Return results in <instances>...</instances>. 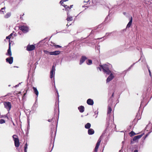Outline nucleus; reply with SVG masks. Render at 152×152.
<instances>
[{
	"mask_svg": "<svg viewBox=\"0 0 152 152\" xmlns=\"http://www.w3.org/2000/svg\"><path fill=\"white\" fill-rule=\"evenodd\" d=\"M111 65L110 64H105L102 65H100L99 67H97V69H99L101 71L102 70L104 73L109 75L111 73L110 68Z\"/></svg>",
	"mask_w": 152,
	"mask_h": 152,
	"instance_id": "obj_1",
	"label": "nucleus"
},
{
	"mask_svg": "<svg viewBox=\"0 0 152 152\" xmlns=\"http://www.w3.org/2000/svg\"><path fill=\"white\" fill-rule=\"evenodd\" d=\"M12 137L14 141L15 146L17 147H18L19 146V142L18 136L16 135H13Z\"/></svg>",
	"mask_w": 152,
	"mask_h": 152,
	"instance_id": "obj_2",
	"label": "nucleus"
},
{
	"mask_svg": "<svg viewBox=\"0 0 152 152\" xmlns=\"http://www.w3.org/2000/svg\"><path fill=\"white\" fill-rule=\"evenodd\" d=\"M4 107L9 112L12 106L10 102H4Z\"/></svg>",
	"mask_w": 152,
	"mask_h": 152,
	"instance_id": "obj_3",
	"label": "nucleus"
},
{
	"mask_svg": "<svg viewBox=\"0 0 152 152\" xmlns=\"http://www.w3.org/2000/svg\"><path fill=\"white\" fill-rule=\"evenodd\" d=\"M19 28L24 33L27 32L29 30L28 27L27 26L24 25L21 26Z\"/></svg>",
	"mask_w": 152,
	"mask_h": 152,
	"instance_id": "obj_4",
	"label": "nucleus"
},
{
	"mask_svg": "<svg viewBox=\"0 0 152 152\" xmlns=\"http://www.w3.org/2000/svg\"><path fill=\"white\" fill-rule=\"evenodd\" d=\"M55 67L54 66H53L52 67L51 69L50 74V77L51 78H52L54 76L55 74Z\"/></svg>",
	"mask_w": 152,
	"mask_h": 152,
	"instance_id": "obj_5",
	"label": "nucleus"
},
{
	"mask_svg": "<svg viewBox=\"0 0 152 152\" xmlns=\"http://www.w3.org/2000/svg\"><path fill=\"white\" fill-rule=\"evenodd\" d=\"M35 48L34 45L28 44L26 47V50L28 51H30L34 50Z\"/></svg>",
	"mask_w": 152,
	"mask_h": 152,
	"instance_id": "obj_6",
	"label": "nucleus"
},
{
	"mask_svg": "<svg viewBox=\"0 0 152 152\" xmlns=\"http://www.w3.org/2000/svg\"><path fill=\"white\" fill-rule=\"evenodd\" d=\"M110 75L107 78L106 80V82L107 83L111 81L114 77V76L112 73H110Z\"/></svg>",
	"mask_w": 152,
	"mask_h": 152,
	"instance_id": "obj_7",
	"label": "nucleus"
},
{
	"mask_svg": "<svg viewBox=\"0 0 152 152\" xmlns=\"http://www.w3.org/2000/svg\"><path fill=\"white\" fill-rule=\"evenodd\" d=\"M11 43L9 42V48L7 50V52L6 54L7 55L11 56H12V53L11 50Z\"/></svg>",
	"mask_w": 152,
	"mask_h": 152,
	"instance_id": "obj_8",
	"label": "nucleus"
},
{
	"mask_svg": "<svg viewBox=\"0 0 152 152\" xmlns=\"http://www.w3.org/2000/svg\"><path fill=\"white\" fill-rule=\"evenodd\" d=\"M87 58L85 56H82L80 59L79 64L80 65H81L87 59Z\"/></svg>",
	"mask_w": 152,
	"mask_h": 152,
	"instance_id": "obj_9",
	"label": "nucleus"
},
{
	"mask_svg": "<svg viewBox=\"0 0 152 152\" xmlns=\"http://www.w3.org/2000/svg\"><path fill=\"white\" fill-rule=\"evenodd\" d=\"M6 62L10 64H12L13 62V58L12 57H10L7 58L6 59Z\"/></svg>",
	"mask_w": 152,
	"mask_h": 152,
	"instance_id": "obj_10",
	"label": "nucleus"
},
{
	"mask_svg": "<svg viewBox=\"0 0 152 152\" xmlns=\"http://www.w3.org/2000/svg\"><path fill=\"white\" fill-rule=\"evenodd\" d=\"M38 107V104L36 103V101L34 104L31 108V110L34 112H35L37 108Z\"/></svg>",
	"mask_w": 152,
	"mask_h": 152,
	"instance_id": "obj_11",
	"label": "nucleus"
},
{
	"mask_svg": "<svg viewBox=\"0 0 152 152\" xmlns=\"http://www.w3.org/2000/svg\"><path fill=\"white\" fill-rule=\"evenodd\" d=\"M86 102L88 104L90 105H93L94 104L93 100L91 99H88Z\"/></svg>",
	"mask_w": 152,
	"mask_h": 152,
	"instance_id": "obj_12",
	"label": "nucleus"
},
{
	"mask_svg": "<svg viewBox=\"0 0 152 152\" xmlns=\"http://www.w3.org/2000/svg\"><path fill=\"white\" fill-rule=\"evenodd\" d=\"M60 53V51L56 50L53 52H50V55H59Z\"/></svg>",
	"mask_w": 152,
	"mask_h": 152,
	"instance_id": "obj_13",
	"label": "nucleus"
},
{
	"mask_svg": "<svg viewBox=\"0 0 152 152\" xmlns=\"http://www.w3.org/2000/svg\"><path fill=\"white\" fill-rule=\"evenodd\" d=\"M143 134H141L140 135H138L136 136H134L133 138V140L134 141H136L140 138L141 137H142V136Z\"/></svg>",
	"mask_w": 152,
	"mask_h": 152,
	"instance_id": "obj_14",
	"label": "nucleus"
},
{
	"mask_svg": "<svg viewBox=\"0 0 152 152\" xmlns=\"http://www.w3.org/2000/svg\"><path fill=\"white\" fill-rule=\"evenodd\" d=\"M33 89L34 92V93L37 96V97L38 95H39V92L37 90V88L34 87H33Z\"/></svg>",
	"mask_w": 152,
	"mask_h": 152,
	"instance_id": "obj_15",
	"label": "nucleus"
},
{
	"mask_svg": "<svg viewBox=\"0 0 152 152\" xmlns=\"http://www.w3.org/2000/svg\"><path fill=\"white\" fill-rule=\"evenodd\" d=\"M78 109L79 110L80 112L83 113L84 110V107L83 106H80L78 107Z\"/></svg>",
	"mask_w": 152,
	"mask_h": 152,
	"instance_id": "obj_16",
	"label": "nucleus"
},
{
	"mask_svg": "<svg viewBox=\"0 0 152 152\" xmlns=\"http://www.w3.org/2000/svg\"><path fill=\"white\" fill-rule=\"evenodd\" d=\"M112 111L111 108V106L110 105H109L108 107V109L107 111V115H109L111 113Z\"/></svg>",
	"mask_w": 152,
	"mask_h": 152,
	"instance_id": "obj_17",
	"label": "nucleus"
},
{
	"mask_svg": "<svg viewBox=\"0 0 152 152\" xmlns=\"http://www.w3.org/2000/svg\"><path fill=\"white\" fill-rule=\"evenodd\" d=\"M94 133V130L92 129H89L88 130V133L89 135H92Z\"/></svg>",
	"mask_w": 152,
	"mask_h": 152,
	"instance_id": "obj_18",
	"label": "nucleus"
},
{
	"mask_svg": "<svg viewBox=\"0 0 152 152\" xmlns=\"http://www.w3.org/2000/svg\"><path fill=\"white\" fill-rule=\"evenodd\" d=\"M132 22V18L131 17L130 21L126 26V28H129L131 26Z\"/></svg>",
	"mask_w": 152,
	"mask_h": 152,
	"instance_id": "obj_19",
	"label": "nucleus"
},
{
	"mask_svg": "<svg viewBox=\"0 0 152 152\" xmlns=\"http://www.w3.org/2000/svg\"><path fill=\"white\" fill-rule=\"evenodd\" d=\"M67 18L66 19V20L67 21H71L72 20V17H71V16H70L69 14V13H67Z\"/></svg>",
	"mask_w": 152,
	"mask_h": 152,
	"instance_id": "obj_20",
	"label": "nucleus"
},
{
	"mask_svg": "<svg viewBox=\"0 0 152 152\" xmlns=\"http://www.w3.org/2000/svg\"><path fill=\"white\" fill-rule=\"evenodd\" d=\"M91 126V124L90 123H87L85 126V128L86 129H89Z\"/></svg>",
	"mask_w": 152,
	"mask_h": 152,
	"instance_id": "obj_21",
	"label": "nucleus"
},
{
	"mask_svg": "<svg viewBox=\"0 0 152 152\" xmlns=\"http://www.w3.org/2000/svg\"><path fill=\"white\" fill-rule=\"evenodd\" d=\"M5 9V7L1 8L0 10V12L1 14H4L5 12H6Z\"/></svg>",
	"mask_w": 152,
	"mask_h": 152,
	"instance_id": "obj_22",
	"label": "nucleus"
},
{
	"mask_svg": "<svg viewBox=\"0 0 152 152\" xmlns=\"http://www.w3.org/2000/svg\"><path fill=\"white\" fill-rule=\"evenodd\" d=\"M64 0H61L60 2V3L65 8H67V7H68L69 8V7H68V6H67V5H65V4H63V1H64Z\"/></svg>",
	"mask_w": 152,
	"mask_h": 152,
	"instance_id": "obj_23",
	"label": "nucleus"
},
{
	"mask_svg": "<svg viewBox=\"0 0 152 152\" xmlns=\"http://www.w3.org/2000/svg\"><path fill=\"white\" fill-rule=\"evenodd\" d=\"M101 140L100 138H99V139L98 140L96 143V146L97 147H99V146L100 145V143L101 142Z\"/></svg>",
	"mask_w": 152,
	"mask_h": 152,
	"instance_id": "obj_24",
	"label": "nucleus"
},
{
	"mask_svg": "<svg viewBox=\"0 0 152 152\" xmlns=\"http://www.w3.org/2000/svg\"><path fill=\"white\" fill-rule=\"evenodd\" d=\"M101 140L100 138H99V139L98 140L96 143V146L97 147H99V146L100 145V143L101 142Z\"/></svg>",
	"mask_w": 152,
	"mask_h": 152,
	"instance_id": "obj_25",
	"label": "nucleus"
},
{
	"mask_svg": "<svg viewBox=\"0 0 152 152\" xmlns=\"http://www.w3.org/2000/svg\"><path fill=\"white\" fill-rule=\"evenodd\" d=\"M11 14L10 12L7 13L5 15L4 17L6 18H8L11 16Z\"/></svg>",
	"mask_w": 152,
	"mask_h": 152,
	"instance_id": "obj_26",
	"label": "nucleus"
},
{
	"mask_svg": "<svg viewBox=\"0 0 152 152\" xmlns=\"http://www.w3.org/2000/svg\"><path fill=\"white\" fill-rule=\"evenodd\" d=\"M86 63L88 65H90L92 64V61L91 60L89 59L86 61Z\"/></svg>",
	"mask_w": 152,
	"mask_h": 152,
	"instance_id": "obj_27",
	"label": "nucleus"
},
{
	"mask_svg": "<svg viewBox=\"0 0 152 152\" xmlns=\"http://www.w3.org/2000/svg\"><path fill=\"white\" fill-rule=\"evenodd\" d=\"M5 121L3 119H0V124H2L5 123Z\"/></svg>",
	"mask_w": 152,
	"mask_h": 152,
	"instance_id": "obj_28",
	"label": "nucleus"
},
{
	"mask_svg": "<svg viewBox=\"0 0 152 152\" xmlns=\"http://www.w3.org/2000/svg\"><path fill=\"white\" fill-rule=\"evenodd\" d=\"M1 117L2 118H6L8 119H9V118L7 115H2L1 116Z\"/></svg>",
	"mask_w": 152,
	"mask_h": 152,
	"instance_id": "obj_29",
	"label": "nucleus"
},
{
	"mask_svg": "<svg viewBox=\"0 0 152 152\" xmlns=\"http://www.w3.org/2000/svg\"><path fill=\"white\" fill-rule=\"evenodd\" d=\"M130 134L131 137L134 136V135H135L136 134L133 131H131L130 133Z\"/></svg>",
	"mask_w": 152,
	"mask_h": 152,
	"instance_id": "obj_30",
	"label": "nucleus"
},
{
	"mask_svg": "<svg viewBox=\"0 0 152 152\" xmlns=\"http://www.w3.org/2000/svg\"><path fill=\"white\" fill-rule=\"evenodd\" d=\"M14 33H11L9 36H8L9 37H9L10 38H12V35H15V36H16V34L15 33V34H14Z\"/></svg>",
	"mask_w": 152,
	"mask_h": 152,
	"instance_id": "obj_31",
	"label": "nucleus"
},
{
	"mask_svg": "<svg viewBox=\"0 0 152 152\" xmlns=\"http://www.w3.org/2000/svg\"><path fill=\"white\" fill-rule=\"evenodd\" d=\"M44 52L45 54H49L50 55V52H49V51H48L45 50H44Z\"/></svg>",
	"mask_w": 152,
	"mask_h": 152,
	"instance_id": "obj_32",
	"label": "nucleus"
},
{
	"mask_svg": "<svg viewBox=\"0 0 152 152\" xmlns=\"http://www.w3.org/2000/svg\"><path fill=\"white\" fill-rule=\"evenodd\" d=\"M53 45L55 46V47L56 48H60L61 47V46L59 45H55V44H53Z\"/></svg>",
	"mask_w": 152,
	"mask_h": 152,
	"instance_id": "obj_33",
	"label": "nucleus"
},
{
	"mask_svg": "<svg viewBox=\"0 0 152 152\" xmlns=\"http://www.w3.org/2000/svg\"><path fill=\"white\" fill-rule=\"evenodd\" d=\"M136 63H133L129 68L128 69V70H129Z\"/></svg>",
	"mask_w": 152,
	"mask_h": 152,
	"instance_id": "obj_34",
	"label": "nucleus"
},
{
	"mask_svg": "<svg viewBox=\"0 0 152 152\" xmlns=\"http://www.w3.org/2000/svg\"><path fill=\"white\" fill-rule=\"evenodd\" d=\"M98 148H99L98 147H97L95 146V148H94V150L95 152H97V151H98Z\"/></svg>",
	"mask_w": 152,
	"mask_h": 152,
	"instance_id": "obj_35",
	"label": "nucleus"
},
{
	"mask_svg": "<svg viewBox=\"0 0 152 152\" xmlns=\"http://www.w3.org/2000/svg\"><path fill=\"white\" fill-rule=\"evenodd\" d=\"M27 146L28 144L27 143H26L25 145L24 146V149H27Z\"/></svg>",
	"mask_w": 152,
	"mask_h": 152,
	"instance_id": "obj_36",
	"label": "nucleus"
},
{
	"mask_svg": "<svg viewBox=\"0 0 152 152\" xmlns=\"http://www.w3.org/2000/svg\"><path fill=\"white\" fill-rule=\"evenodd\" d=\"M73 6V5H71V6H70V8L69 6H68L69 8H68V7H66L67 8H65V9H66V10H68V9H70V8H72V7Z\"/></svg>",
	"mask_w": 152,
	"mask_h": 152,
	"instance_id": "obj_37",
	"label": "nucleus"
},
{
	"mask_svg": "<svg viewBox=\"0 0 152 152\" xmlns=\"http://www.w3.org/2000/svg\"><path fill=\"white\" fill-rule=\"evenodd\" d=\"M9 37H9L8 36H7L6 37V39H9V42L10 41V38Z\"/></svg>",
	"mask_w": 152,
	"mask_h": 152,
	"instance_id": "obj_38",
	"label": "nucleus"
},
{
	"mask_svg": "<svg viewBox=\"0 0 152 152\" xmlns=\"http://www.w3.org/2000/svg\"><path fill=\"white\" fill-rule=\"evenodd\" d=\"M148 71H149V73L150 76L151 77V71L150 70V69H149Z\"/></svg>",
	"mask_w": 152,
	"mask_h": 152,
	"instance_id": "obj_39",
	"label": "nucleus"
},
{
	"mask_svg": "<svg viewBox=\"0 0 152 152\" xmlns=\"http://www.w3.org/2000/svg\"><path fill=\"white\" fill-rule=\"evenodd\" d=\"M133 152H138V151L137 149L135 150Z\"/></svg>",
	"mask_w": 152,
	"mask_h": 152,
	"instance_id": "obj_40",
	"label": "nucleus"
},
{
	"mask_svg": "<svg viewBox=\"0 0 152 152\" xmlns=\"http://www.w3.org/2000/svg\"><path fill=\"white\" fill-rule=\"evenodd\" d=\"M110 34H111V33H107L106 35L107 36H108Z\"/></svg>",
	"mask_w": 152,
	"mask_h": 152,
	"instance_id": "obj_41",
	"label": "nucleus"
},
{
	"mask_svg": "<svg viewBox=\"0 0 152 152\" xmlns=\"http://www.w3.org/2000/svg\"><path fill=\"white\" fill-rule=\"evenodd\" d=\"M20 84V83H19V84H18V85H16L15 86V87H17L18 86H19V85Z\"/></svg>",
	"mask_w": 152,
	"mask_h": 152,
	"instance_id": "obj_42",
	"label": "nucleus"
},
{
	"mask_svg": "<svg viewBox=\"0 0 152 152\" xmlns=\"http://www.w3.org/2000/svg\"><path fill=\"white\" fill-rule=\"evenodd\" d=\"M97 49L98 50H99V49H100L99 47H97Z\"/></svg>",
	"mask_w": 152,
	"mask_h": 152,
	"instance_id": "obj_43",
	"label": "nucleus"
},
{
	"mask_svg": "<svg viewBox=\"0 0 152 152\" xmlns=\"http://www.w3.org/2000/svg\"><path fill=\"white\" fill-rule=\"evenodd\" d=\"M52 121V119H48V121L49 122H51Z\"/></svg>",
	"mask_w": 152,
	"mask_h": 152,
	"instance_id": "obj_44",
	"label": "nucleus"
},
{
	"mask_svg": "<svg viewBox=\"0 0 152 152\" xmlns=\"http://www.w3.org/2000/svg\"><path fill=\"white\" fill-rule=\"evenodd\" d=\"M24 15V14H23V15H20V18H21V19L22 18V16H23V15Z\"/></svg>",
	"mask_w": 152,
	"mask_h": 152,
	"instance_id": "obj_45",
	"label": "nucleus"
},
{
	"mask_svg": "<svg viewBox=\"0 0 152 152\" xmlns=\"http://www.w3.org/2000/svg\"><path fill=\"white\" fill-rule=\"evenodd\" d=\"M147 66L148 69V70H149V69H150L149 67L148 66V65H147Z\"/></svg>",
	"mask_w": 152,
	"mask_h": 152,
	"instance_id": "obj_46",
	"label": "nucleus"
},
{
	"mask_svg": "<svg viewBox=\"0 0 152 152\" xmlns=\"http://www.w3.org/2000/svg\"><path fill=\"white\" fill-rule=\"evenodd\" d=\"M12 123L13 125L15 126V124L12 120Z\"/></svg>",
	"mask_w": 152,
	"mask_h": 152,
	"instance_id": "obj_47",
	"label": "nucleus"
},
{
	"mask_svg": "<svg viewBox=\"0 0 152 152\" xmlns=\"http://www.w3.org/2000/svg\"><path fill=\"white\" fill-rule=\"evenodd\" d=\"M24 152H27V149H24Z\"/></svg>",
	"mask_w": 152,
	"mask_h": 152,
	"instance_id": "obj_48",
	"label": "nucleus"
},
{
	"mask_svg": "<svg viewBox=\"0 0 152 152\" xmlns=\"http://www.w3.org/2000/svg\"><path fill=\"white\" fill-rule=\"evenodd\" d=\"M90 1V0H88L87 2H88ZM84 2H86V1H84Z\"/></svg>",
	"mask_w": 152,
	"mask_h": 152,
	"instance_id": "obj_49",
	"label": "nucleus"
},
{
	"mask_svg": "<svg viewBox=\"0 0 152 152\" xmlns=\"http://www.w3.org/2000/svg\"><path fill=\"white\" fill-rule=\"evenodd\" d=\"M68 1V0H64V1H63L64 2V1Z\"/></svg>",
	"mask_w": 152,
	"mask_h": 152,
	"instance_id": "obj_50",
	"label": "nucleus"
},
{
	"mask_svg": "<svg viewBox=\"0 0 152 152\" xmlns=\"http://www.w3.org/2000/svg\"><path fill=\"white\" fill-rule=\"evenodd\" d=\"M114 94V93H113L112 94V97H113V96Z\"/></svg>",
	"mask_w": 152,
	"mask_h": 152,
	"instance_id": "obj_51",
	"label": "nucleus"
},
{
	"mask_svg": "<svg viewBox=\"0 0 152 152\" xmlns=\"http://www.w3.org/2000/svg\"><path fill=\"white\" fill-rule=\"evenodd\" d=\"M57 94H58V97L59 96H58V91H57Z\"/></svg>",
	"mask_w": 152,
	"mask_h": 152,
	"instance_id": "obj_52",
	"label": "nucleus"
},
{
	"mask_svg": "<svg viewBox=\"0 0 152 152\" xmlns=\"http://www.w3.org/2000/svg\"><path fill=\"white\" fill-rule=\"evenodd\" d=\"M26 93H25L24 94V96H25V95H26Z\"/></svg>",
	"mask_w": 152,
	"mask_h": 152,
	"instance_id": "obj_53",
	"label": "nucleus"
},
{
	"mask_svg": "<svg viewBox=\"0 0 152 152\" xmlns=\"http://www.w3.org/2000/svg\"><path fill=\"white\" fill-rule=\"evenodd\" d=\"M87 7V6H83V7Z\"/></svg>",
	"mask_w": 152,
	"mask_h": 152,
	"instance_id": "obj_54",
	"label": "nucleus"
},
{
	"mask_svg": "<svg viewBox=\"0 0 152 152\" xmlns=\"http://www.w3.org/2000/svg\"><path fill=\"white\" fill-rule=\"evenodd\" d=\"M108 17H106V19L107 18H108Z\"/></svg>",
	"mask_w": 152,
	"mask_h": 152,
	"instance_id": "obj_55",
	"label": "nucleus"
},
{
	"mask_svg": "<svg viewBox=\"0 0 152 152\" xmlns=\"http://www.w3.org/2000/svg\"><path fill=\"white\" fill-rule=\"evenodd\" d=\"M10 85H8V86L10 87Z\"/></svg>",
	"mask_w": 152,
	"mask_h": 152,
	"instance_id": "obj_56",
	"label": "nucleus"
},
{
	"mask_svg": "<svg viewBox=\"0 0 152 152\" xmlns=\"http://www.w3.org/2000/svg\"><path fill=\"white\" fill-rule=\"evenodd\" d=\"M102 39V38H98V39Z\"/></svg>",
	"mask_w": 152,
	"mask_h": 152,
	"instance_id": "obj_57",
	"label": "nucleus"
},
{
	"mask_svg": "<svg viewBox=\"0 0 152 152\" xmlns=\"http://www.w3.org/2000/svg\"><path fill=\"white\" fill-rule=\"evenodd\" d=\"M107 119H108V117H107Z\"/></svg>",
	"mask_w": 152,
	"mask_h": 152,
	"instance_id": "obj_58",
	"label": "nucleus"
},
{
	"mask_svg": "<svg viewBox=\"0 0 152 152\" xmlns=\"http://www.w3.org/2000/svg\"><path fill=\"white\" fill-rule=\"evenodd\" d=\"M66 26H68V24H67V25H66Z\"/></svg>",
	"mask_w": 152,
	"mask_h": 152,
	"instance_id": "obj_59",
	"label": "nucleus"
}]
</instances>
